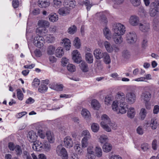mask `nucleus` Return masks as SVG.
<instances>
[{
	"instance_id": "33",
	"label": "nucleus",
	"mask_w": 159,
	"mask_h": 159,
	"mask_svg": "<svg viewBox=\"0 0 159 159\" xmlns=\"http://www.w3.org/2000/svg\"><path fill=\"white\" fill-rule=\"evenodd\" d=\"M127 110L128 117L130 118H133L135 114L134 109L133 107H131L129 109H128Z\"/></svg>"
},
{
	"instance_id": "34",
	"label": "nucleus",
	"mask_w": 159,
	"mask_h": 159,
	"mask_svg": "<svg viewBox=\"0 0 159 159\" xmlns=\"http://www.w3.org/2000/svg\"><path fill=\"white\" fill-rule=\"evenodd\" d=\"M81 136L83 137V139H90L91 138V135L89 131L87 130H83L81 134Z\"/></svg>"
},
{
	"instance_id": "16",
	"label": "nucleus",
	"mask_w": 159,
	"mask_h": 159,
	"mask_svg": "<svg viewBox=\"0 0 159 159\" xmlns=\"http://www.w3.org/2000/svg\"><path fill=\"white\" fill-rule=\"evenodd\" d=\"M38 28L48 27L50 25L49 22L46 20H39L37 23Z\"/></svg>"
},
{
	"instance_id": "7",
	"label": "nucleus",
	"mask_w": 159,
	"mask_h": 159,
	"mask_svg": "<svg viewBox=\"0 0 159 159\" xmlns=\"http://www.w3.org/2000/svg\"><path fill=\"white\" fill-rule=\"evenodd\" d=\"M139 21L140 19L138 16L136 15H132L129 17L128 22L131 26H136L139 25Z\"/></svg>"
},
{
	"instance_id": "47",
	"label": "nucleus",
	"mask_w": 159,
	"mask_h": 159,
	"mask_svg": "<svg viewBox=\"0 0 159 159\" xmlns=\"http://www.w3.org/2000/svg\"><path fill=\"white\" fill-rule=\"evenodd\" d=\"M74 45L77 48H80L81 46L80 40L78 37L75 38L74 41Z\"/></svg>"
},
{
	"instance_id": "20",
	"label": "nucleus",
	"mask_w": 159,
	"mask_h": 159,
	"mask_svg": "<svg viewBox=\"0 0 159 159\" xmlns=\"http://www.w3.org/2000/svg\"><path fill=\"white\" fill-rule=\"evenodd\" d=\"M147 127L150 126L152 129H156L157 126V121L156 119H153L151 120L150 123L146 124Z\"/></svg>"
},
{
	"instance_id": "53",
	"label": "nucleus",
	"mask_w": 159,
	"mask_h": 159,
	"mask_svg": "<svg viewBox=\"0 0 159 159\" xmlns=\"http://www.w3.org/2000/svg\"><path fill=\"white\" fill-rule=\"evenodd\" d=\"M107 140H108V138L107 136L105 135L100 136L99 138V141L102 143H104Z\"/></svg>"
},
{
	"instance_id": "21",
	"label": "nucleus",
	"mask_w": 159,
	"mask_h": 159,
	"mask_svg": "<svg viewBox=\"0 0 159 159\" xmlns=\"http://www.w3.org/2000/svg\"><path fill=\"white\" fill-rule=\"evenodd\" d=\"M38 4L41 8H46L49 6L50 2L47 0H39Z\"/></svg>"
},
{
	"instance_id": "41",
	"label": "nucleus",
	"mask_w": 159,
	"mask_h": 159,
	"mask_svg": "<svg viewBox=\"0 0 159 159\" xmlns=\"http://www.w3.org/2000/svg\"><path fill=\"white\" fill-rule=\"evenodd\" d=\"M55 50V48L54 46L50 45L48 47L47 52L48 54L52 55L54 53Z\"/></svg>"
},
{
	"instance_id": "59",
	"label": "nucleus",
	"mask_w": 159,
	"mask_h": 159,
	"mask_svg": "<svg viewBox=\"0 0 159 159\" xmlns=\"http://www.w3.org/2000/svg\"><path fill=\"white\" fill-rule=\"evenodd\" d=\"M150 148L149 145L147 143H144L141 145V148L144 151H147Z\"/></svg>"
},
{
	"instance_id": "51",
	"label": "nucleus",
	"mask_w": 159,
	"mask_h": 159,
	"mask_svg": "<svg viewBox=\"0 0 159 159\" xmlns=\"http://www.w3.org/2000/svg\"><path fill=\"white\" fill-rule=\"evenodd\" d=\"M74 149L78 153L80 154H82L83 152V150L81 148L79 144H76L74 146Z\"/></svg>"
},
{
	"instance_id": "14",
	"label": "nucleus",
	"mask_w": 159,
	"mask_h": 159,
	"mask_svg": "<svg viewBox=\"0 0 159 159\" xmlns=\"http://www.w3.org/2000/svg\"><path fill=\"white\" fill-rule=\"evenodd\" d=\"M28 137L30 142L34 143L37 139L38 136L35 132L33 131H31L28 133Z\"/></svg>"
},
{
	"instance_id": "23",
	"label": "nucleus",
	"mask_w": 159,
	"mask_h": 159,
	"mask_svg": "<svg viewBox=\"0 0 159 159\" xmlns=\"http://www.w3.org/2000/svg\"><path fill=\"white\" fill-rule=\"evenodd\" d=\"M93 54L94 57L97 59H100L102 58V50L99 48H96L94 50Z\"/></svg>"
},
{
	"instance_id": "24",
	"label": "nucleus",
	"mask_w": 159,
	"mask_h": 159,
	"mask_svg": "<svg viewBox=\"0 0 159 159\" xmlns=\"http://www.w3.org/2000/svg\"><path fill=\"white\" fill-rule=\"evenodd\" d=\"M103 33L105 38L108 40L111 38V34L109 29L106 27L103 30Z\"/></svg>"
},
{
	"instance_id": "22",
	"label": "nucleus",
	"mask_w": 159,
	"mask_h": 159,
	"mask_svg": "<svg viewBox=\"0 0 159 159\" xmlns=\"http://www.w3.org/2000/svg\"><path fill=\"white\" fill-rule=\"evenodd\" d=\"M104 45L106 50L108 52L111 53L113 52L114 46H112L109 42L107 41L104 42Z\"/></svg>"
},
{
	"instance_id": "38",
	"label": "nucleus",
	"mask_w": 159,
	"mask_h": 159,
	"mask_svg": "<svg viewBox=\"0 0 159 159\" xmlns=\"http://www.w3.org/2000/svg\"><path fill=\"white\" fill-rule=\"evenodd\" d=\"M102 149L104 152H109L111 150L112 146L110 143H106L103 145Z\"/></svg>"
},
{
	"instance_id": "15",
	"label": "nucleus",
	"mask_w": 159,
	"mask_h": 159,
	"mask_svg": "<svg viewBox=\"0 0 159 159\" xmlns=\"http://www.w3.org/2000/svg\"><path fill=\"white\" fill-rule=\"evenodd\" d=\"M122 35L113 34L112 38L114 42L117 44H120L123 41V39L121 36Z\"/></svg>"
},
{
	"instance_id": "6",
	"label": "nucleus",
	"mask_w": 159,
	"mask_h": 159,
	"mask_svg": "<svg viewBox=\"0 0 159 159\" xmlns=\"http://www.w3.org/2000/svg\"><path fill=\"white\" fill-rule=\"evenodd\" d=\"M33 43L36 46L41 48L43 46L45 43V39L44 38L41 36H37L34 38Z\"/></svg>"
},
{
	"instance_id": "49",
	"label": "nucleus",
	"mask_w": 159,
	"mask_h": 159,
	"mask_svg": "<svg viewBox=\"0 0 159 159\" xmlns=\"http://www.w3.org/2000/svg\"><path fill=\"white\" fill-rule=\"evenodd\" d=\"M48 89V87L45 85L41 84L39 87L38 90L39 92L43 93L46 92Z\"/></svg>"
},
{
	"instance_id": "50",
	"label": "nucleus",
	"mask_w": 159,
	"mask_h": 159,
	"mask_svg": "<svg viewBox=\"0 0 159 159\" xmlns=\"http://www.w3.org/2000/svg\"><path fill=\"white\" fill-rule=\"evenodd\" d=\"M16 91L18 98L20 100H22L23 98L24 95L22 91L20 89H17Z\"/></svg>"
},
{
	"instance_id": "35",
	"label": "nucleus",
	"mask_w": 159,
	"mask_h": 159,
	"mask_svg": "<svg viewBox=\"0 0 159 159\" xmlns=\"http://www.w3.org/2000/svg\"><path fill=\"white\" fill-rule=\"evenodd\" d=\"M139 115L140 119L141 120H144L147 115V111L145 109L141 108L140 110Z\"/></svg>"
},
{
	"instance_id": "31",
	"label": "nucleus",
	"mask_w": 159,
	"mask_h": 159,
	"mask_svg": "<svg viewBox=\"0 0 159 159\" xmlns=\"http://www.w3.org/2000/svg\"><path fill=\"white\" fill-rule=\"evenodd\" d=\"M102 58L103 61L106 64H109L111 63V59L109 54L107 52H102Z\"/></svg>"
},
{
	"instance_id": "54",
	"label": "nucleus",
	"mask_w": 159,
	"mask_h": 159,
	"mask_svg": "<svg viewBox=\"0 0 159 159\" xmlns=\"http://www.w3.org/2000/svg\"><path fill=\"white\" fill-rule=\"evenodd\" d=\"M67 68L68 70L71 72H73L76 70L75 66L71 64H69Z\"/></svg>"
},
{
	"instance_id": "37",
	"label": "nucleus",
	"mask_w": 159,
	"mask_h": 159,
	"mask_svg": "<svg viewBox=\"0 0 159 159\" xmlns=\"http://www.w3.org/2000/svg\"><path fill=\"white\" fill-rule=\"evenodd\" d=\"M91 105L94 109L97 110L98 109L100 106L98 102L96 99H93L92 101Z\"/></svg>"
},
{
	"instance_id": "55",
	"label": "nucleus",
	"mask_w": 159,
	"mask_h": 159,
	"mask_svg": "<svg viewBox=\"0 0 159 159\" xmlns=\"http://www.w3.org/2000/svg\"><path fill=\"white\" fill-rule=\"evenodd\" d=\"M122 56L125 59H128L130 57V53L128 50H125L122 52Z\"/></svg>"
},
{
	"instance_id": "25",
	"label": "nucleus",
	"mask_w": 159,
	"mask_h": 159,
	"mask_svg": "<svg viewBox=\"0 0 159 159\" xmlns=\"http://www.w3.org/2000/svg\"><path fill=\"white\" fill-rule=\"evenodd\" d=\"M86 61L89 64L92 63L93 62V58L92 54L90 52H87L85 55Z\"/></svg>"
},
{
	"instance_id": "56",
	"label": "nucleus",
	"mask_w": 159,
	"mask_h": 159,
	"mask_svg": "<svg viewBox=\"0 0 159 159\" xmlns=\"http://www.w3.org/2000/svg\"><path fill=\"white\" fill-rule=\"evenodd\" d=\"M111 107L112 109L114 111H117L118 108V101H114L113 102Z\"/></svg>"
},
{
	"instance_id": "40",
	"label": "nucleus",
	"mask_w": 159,
	"mask_h": 159,
	"mask_svg": "<svg viewBox=\"0 0 159 159\" xmlns=\"http://www.w3.org/2000/svg\"><path fill=\"white\" fill-rule=\"evenodd\" d=\"M52 4L54 7L59 8L62 5V2L61 0H53Z\"/></svg>"
},
{
	"instance_id": "44",
	"label": "nucleus",
	"mask_w": 159,
	"mask_h": 159,
	"mask_svg": "<svg viewBox=\"0 0 159 159\" xmlns=\"http://www.w3.org/2000/svg\"><path fill=\"white\" fill-rule=\"evenodd\" d=\"M77 30L76 27L74 25L71 26L68 30V32L70 34H73Z\"/></svg>"
},
{
	"instance_id": "3",
	"label": "nucleus",
	"mask_w": 159,
	"mask_h": 159,
	"mask_svg": "<svg viewBox=\"0 0 159 159\" xmlns=\"http://www.w3.org/2000/svg\"><path fill=\"white\" fill-rule=\"evenodd\" d=\"M113 30L114 34L120 35H123L125 31V26L120 23L114 25Z\"/></svg>"
},
{
	"instance_id": "19",
	"label": "nucleus",
	"mask_w": 159,
	"mask_h": 159,
	"mask_svg": "<svg viewBox=\"0 0 159 159\" xmlns=\"http://www.w3.org/2000/svg\"><path fill=\"white\" fill-rule=\"evenodd\" d=\"M70 9L64 6L59 9L58 10L59 14L62 16H66L69 13Z\"/></svg>"
},
{
	"instance_id": "2",
	"label": "nucleus",
	"mask_w": 159,
	"mask_h": 159,
	"mask_svg": "<svg viewBox=\"0 0 159 159\" xmlns=\"http://www.w3.org/2000/svg\"><path fill=\"white\" fill-rule=\"evenodd\" d=\"M159 0H155L150 5V8L149 12L150 16L152 17H157L159 14Z\"/></svg>"
},
{
	"instance_id": "26",
	"label": "nucleus",
	"mask_w": 159,
	"mask_h": 159,
	"mask_svg": "<svg viewBox=\"0 0 159 159\" xmlns=\"http://www.w3.org/2000/svg\"><path fill=\"white\" fill-rule=\"evenodd\" d=\"M81 113L82 116L85 119H88L91 116L89 111L86 109H82L81 111Z\"/></svg>"
},
{
	"instance_id": "13",
	"label": "nucleus",
	"mask_w": 159,
	"mask_h": 159,
	"mask_svg": "<svg viewBox=\"0 0 159 159\" xmlns=\"http://www.w3.org/2000/svg\"><path fill=\"white\" fill-rule=\"evenodd\" d=\"M65 146L66 148H70L72 147L73 145L72 139L69 136L66 137L64 139Z\"/></svg>"
},
{
	"instance_id": "12",
	"label": "nucleus",
	"mask_w": 159,
	"mask_h": 159,
	"mask_svg": "<svg viewBox=\"0 0 159 159\" xmlns=\"http://www.w3.org/2000/svg\"><path fill=\"white\" fill-rule=\"evenodd\" d=\"M64 6L66 7L70 10L74 8L76 5V2L74 0H65L63 2Z\"/></svg>"
},
{
	"instance_id": "9",
	"label": "nucleus",
	"mask_w": 159,
	"mask_h": 159,
	"mask_svg": "<svg viewBox=\"0 0 159 159\" xmlns=\"http://www.w3.org/2000/svg\"><path fill=\"white\" fill-rule=\"evenodd\" d=\"M72 59L74 62L79 64L82 61V57L80 52L77 50H74L72 52Z\"/></svg>"
},
{
	"instance_id": "1",
	"label": "nucleus",
	"mask_w": 159,
	"mask_h": 159,
	"mask_svg": "<svg viewBox=\"0 0 159 159\" xmlns=\"http://www.w3.org/2000/svg\"><path fill=\"white\" fill-rule=\"evenodd\" d=\"M32 148L34 150L37 151H39L42 150L48 151L50 148V145L46 142L42 143L40 141L38 140L33 143Z\"/></svg>"
},
{
	"instance_id": "11",
	"label": "nucleus",
	"mask_w": 159,
	"mask_h": 159,
	"mask_svg": "<svg viewBox=\"0 0 159 159\" xmlns=\"http://www.w3.org/2000/svg\"><path fill=\"white\" fill-rule=\"evenodd\" d=\"M119 107V112L122 114L125 113L128 109V105L125 101H121Z\"/></svg>"
},
{
	"instance_id": "52",
	"label": "nucleus",
	"mask_w": 159,
	"mask_h": 159,
	"mask_svg": "<svg viewBox=\"0 0 159 159\" xmlns=\"http://www.w3.org/2000/svg\"><path fill=\"white\" fill-rule=\"evenodd\" d=\"M63 87V86L62 84H56L52 88L57 91H61L62 90Z\"/></svg>"
},
{
	"instance_id": "43",
	"label": "nucleus",
	"mask_w": 159,
	"mask_h": 159,
	"mask_svg": "<svg viewBox=\"0 0 159 159\" xmlns=\"http://www.w3.org/2000/svg\"><path fill=\"white\" fill-rule=\"evenodd\" d=\"M46 39L48 43H53L55 40V37L53 35L50 34H48Z\"/></svg>"
},
{
	"instance_id": "57",
	"label": "nucleus",
	"mask_w": 159,
	"mask_h": 159,
	"mask_svg": "<svg viewBox=\"0 0 159 159\" xmlns=\"http://www.w3.org/2000/svg\"><path fill=\"white\" fill-rule=\"evenodd\" d=\"M38 134L41 139H44L45 138L46 136L45 132L41 129L38 130Z\"/></svg>"
},
{
	"instance_id": "58",
	"label": "nucleus",
	"mask_w": 159,
	"mask_h": 159,
	"mask_svg": "<svg viewBox=\"0 0 159 159\" xmlns=\"http://www.w3.org/2000/svg\"><path fill=\"white\" fill-rule=\"evenodd\" d=\"M84 5L86 6V8L88 10H89L90 8L93 5L92 3L88 0H86L84 2Z\"/></svg>"
},
{
	"instance_id": "32",
	"label": "nucleus",
	"mask_w": 159,
	"mask_h": 159,
	"mask_svg": "<svg viewBox=\"0 0 159 159\" xmlns=\"http://www.w3.org/2000/svg\"><path fill=\"white\" fill-rule=\"evenodd\" d=\"M151 98V93L148 92L143 93L141 96V99L146 102L149 101Z\"/></svg>"
},
{
	"instance_id": "27",
	"label": "nucleus",
	"mask_w": 159,
	"mask_h": 159,
	"mask_svg": "<svg viewBox=\"0 0 159 159\" xmlns=\"http://www.w3.org/2000/svg\"><path fill=\"white\" fill-rule=\"evenodd\" d=\"M64 51L62 48L58 47L55 51V55L57 57H61L64 54Z\"/></svg>"
},
{
	"instance_id": "48",
	"label": "nucleus",
	"mask_w": 159,
	"mask_h": 159,
	"mask_svg": "<svg viewBox=\"0 0 159 159\" xmlns=\"http://www.w3.org/2000/svg\"><path fill=\"white\" fill-rule=\"evenodd\" d=\"M89 139H82L81 141V146L82 148L87 147L89 144Z\"/></svg>"
},
{
	"instance_id": "64",
	"label": "nucleus",
	"mask_w": 159,
	"mask_h": 159,
	"mask_svg": "<svg viewBox=\"0 0 159 159\" xmlns=\"http://www.w3.org/2000/svg\"><path fill=\"white\" fill-rule=\"evenodd\" d=\"M142 47L145 48L148 46V40L146 38H143L141 43Z\"/></svg>"
},
{
	"instance_id": "8",
	"label": "nucleus",
	"mask_w": 159,
	"mask_h": 159,
	"mask_svg": "<svg viewBox=\"0 0 159 159\" xmlns=\"http://www.w3.org/2000/svg\"><path fill=\"white\" fill-rule=\"evenodd\" d=\"M136 97L135 93L133 92H129L126 94L125 99L129 104H133L136 101Z\"/></svg>"
},
{
	"instance_id": "28",
	"label": "nucleus",
	"mask_w": 159,
	"mask_h": 159,
	"mask_svg": "<svg viewBox=\"0 0 159 159\" xmlns=\"http://www.w3.org/2000/svg\"><path fill=\"white\" fill-rule=\"evenodd\" d=\"M48 32V30L45 28L41 29L39 28H37L36 30V32L39 36H43L46 35V34Z\"/></svg>"
},
{
	"instance_id": "45",
	"label": "nucleus",
	"mask_w": 159,
	"mask_h": 159,
	"mask_svg": "<svg viewBox=\"0 0 159 159\" xmlns=\"http://www.w3.org/2000/svg\"><path fill=\"white\" fill-rule=\"evenodd\" d=\"M91 128L93 132H97L99 129V126L97 123H93L91 125Z\"/></svg>"
},
{
	"instance_id": "60",
	"label": "nucleus",
	"mask_w": 159,
	"mask_h": 159,
	"mask_svg": "<svg viewBox=\"0 0 159 159\" xmlns=\"http://www.w3.org/2000/svg\"><path fill=\"white\" fill-rule=\"evenodd\" d=\"M136 131L139 135H142L144 133V130L142 126H139L137 128Z\"/></svg>"
},
{
	"instance_id": "30",
	"label": "nucleus",
	"mask_w": 159,
	"mask_h": 159,
	"mask_svg": "<svg viewBox=\"0 0 159 159\" xmlns=\"http://www.w3.org/2000/svg\"><path fill=\"white\" fill-rule=\"evenodd\" d=\"M46 135L48 142L50 143H53L55 140L53 134L50 131H48L46 133Z\"/></svg>"
},
{
	"instance_id": "17",
	"label": "nucleus",
	"mask_w": 159,
	"mask_h": 159,
	"mask_svg": "<svg viewBox=\"0 0 159 159\" xmlns=\"http://www.w3.org/2000/svg\"><path fill=\"white\" fill-rule=\"evenodd\" d=\"M61 43L66 48V50H69L70 47L71 43L70 40L67 38H65L61 40Z\"/></svg>"
},
{
	"instance_id": "62",
	"label": "nucleus",
	"mask_w": 159,
	"mask_h": 159,
	"mask_svg": "<svg viewBox=\"0 0 159 159\" xmlns=\"http://www.w3.org/2000/svg\"><path fill=\"white\" fill-rule=\"evenodd\" d=\"M40 84V81L38 79L35 78L32 83V85L34 87H38Z\"/></svg>"
},
{
	"instance_id": "46",
	"label": "nucleus",
	"mask_w": 159,
	"mask_h": 159,
	"mask_svg": "<svg viewBox=\"0 0 159 159\" xmlns=\"http://www.w3.org/2000/svg\"><path fill=\"white\" fill-rule=\"evenodd\" d=\"M108 125H109V124L105 123L104 122H101V125L102 128L107 131L110 132L111 131V129Z\"/></svg>"
},
{
	"instance_id": "36",
	"label": "nucleus",
	"mask_w": 159,
	"mask_h": 159,
	"mask_svg": "<svg viewBox=\"0 0 159 159\" xmlns=\"http://www.w3.org/2000/svg\"><path fill=\"white\" fill-rule=\"evenodd\" d=\"M80 66L81 70L84 72H87L89 70L88 65L84 61L82 62L80 65Z\"/></svg>"
},
{
	"instance_id": "5",
	"label": "nucleus",
	"mask_w": 159,
	"mask_h": 159,
	"mask_svg": "<svg viewBox=\"0 0 159 159\" xmlns=\"http://www.w3.org/2000/svg\"><path fill=\"white\" fill-rule=\"evenodd\" d=\"M126 39L128 43L130 44H134L137 41V35L134 32H129L127 34Z\"/></svg>"
},
{
	"instance_id": "10",
	"label": "nucleus",
	"mask_w": 159,
	"mask_h": 159,
	"mask_svg": "<svg viewBox=\"0 0 159 159\" xmlns=\"http://www.w3.org/2000/svg\"><path fill=\"white\" fill-rule=\"evenodd\" d=\"M139 30L142 32H148L150 29V26L149 23L146 22H143L139 24Z\"/></svg>"
},
{
	"instance_id": "29",
	"label": "nucleus",
	"mask_w": 159,
	"mask_h": 159,
	"mask_svg": "<svg viewBox=\"0 0 159 159\" xmlns=\"http://www.w3.org/2000/svg\"><path fill=\"white\" fill-rule=\"evenodd\" d=\"M48 18L50 21L52 22H57L58 19V16L56 13H51L48 16Z\"/></svg>"
},
{
	"instance_id": "39",
	"label": "nucleus",
	"mask_w": 159,
	"mask_h": 159,
	"mask_svg": "<svg viewBox=\"0 0 159 159\" xmlns=\"http://www.w3.org/2000/svg\"><path fill=\"white\" fill-rule=\"evenodd\" d=\"M102 122H104L105 123L108 124L109 125L111 126V121L110 118L106 115L104 114L101 117Z\"/></svg>"
},
{
	"instance_id": "63",
	"label": "nucleus",
	"mask_w": 159,
	"mask_h": 159,
	"mask_svg": "<svg viewBox=\"0 0 159 159\" xmlns=\"http://www.w3.org/2000/svg\"><path fill=\"white\" fill-rule=\"evenodd\" d=\"M15 151L16 152V155H20L22 153V150L20 147L19 145H16L15 147Z\"/></svg>"
},
{
	"instance_id": "18",
	"label": "nucleus",
	"mask_w": 159,
	"mask_h": 159,
	"mask_svg": "<svg viewBox=\"0 0 159 159\" xmlns=\"http://www.w3.org/2000/svg\"><path fill=\"white\" fill-rule=\"evenodd\" d=\"M125 94L121 92H118L116 95V98L117 101L120 102L121 101H125Z\"/></svg>"
},
{
	"instance_id": "4",
	"label": "nucleus",
	"mask_w": 159,
	"mask_h": 159,
	"mask_svg": "<svg viewBox=\"0 0 159 159\" xmlns=\"http://www.w3.org/2000/svg\"><path fill=\"white\" fill-rule=\"evenodd\" d=\"M56 152L57 154L61 157L62 159H68V155L65 148L61 145H58L57 148Z\"/></svg>"
},
{
	"instance_id": "42",
	"label": "nucleus",
	"mask_w": 159,
	"mask_h": 159,
	"mask_svg": "<svg viewBox=\"0 0 159 159\" xmlns=\"http://www.w3.org/2000/svg\"><path fill=\"white\" fill-rule=\"evenodd\" d=\"M95 152L96 156L98 157H102V151L101 148L99 146L95 148Z\"/></svg>"
},
{
	"instance_id": "61",
	"label": "nucleus",
	"mask_w": 159,
	"mask_h": 159,
	"mask_svg": "<svg viewBox=\"0 0 159 159\" xmlns=\"http://www.w3.org/2000/svg\"><path fill=\"white\" fill-rule=\"evenodd\" d=\"M132 5L135 7H138L140 3V0H130Z\"/></svg>"
}]
</instances>
